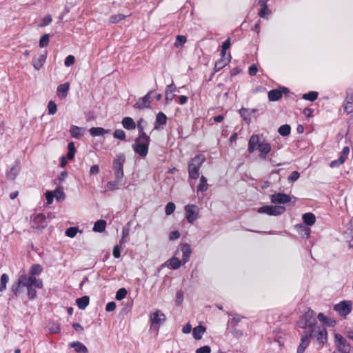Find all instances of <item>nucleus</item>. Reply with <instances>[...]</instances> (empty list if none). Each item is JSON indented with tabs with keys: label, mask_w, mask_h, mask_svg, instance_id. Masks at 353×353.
<instances>
[{
	"label": "nucleus",
	"mask_w": 353,
	"mask_h": 353,
	"mask_svg": "<svg viewBox=\"0 0 353 353\" xmlns=\"http://www.w3.org/2000/svg\"><path fill=\"white\" fill-rule=\"evenodd\" d=\"M309 339L315 340L320 345L327 341V332L323 326L314 325L310 329Z\"/></svg>",
	"instance_id": "nucleus-1"
},
{
	"label": "nucleus",
	"mask_w": 353,
	"mask_h": 353,
	"mask_svg": "<svg viewBox=\"0 0 353 353\" xmlns=\"http://www.w3.org/2000/svg\"><path fill=\"white\" fill-rule=\"evenodd\" d=\"M150 139L148 136H139L134 141L132 148L134 152L141 157H145L148 153V146Z\"/></svg>",
	"instance_id": "nucleus-2"
},
{
	"label": "nucleus",
	"mask_w": 353,
	"mask_h": 353,
	"mask_svg": "<svg viewBox=\"0 0 353 353\" xmlns=\"http://www.w3.org/2000/svg\"><path fill=\"white\" fill-rule=\"evenodd\" d=\"M205 161L203 154H198L193 158L188 164V172L191 178L196 179L199 176V170Z\"/></svg>",
	"instance_id": "nucleus-3"
},
{
	"label": "nucleus",
	"mask_w": 353,
	"mask_h": 353,
	"mask_svg": "<svg viewBox=\"0 0 353 353\" xmlns=\"http://www.w3.org/2000/svg\"><path fill=\"white\" fill-rule=\"evenodd\" d=\"M334 343L336 349L333 353H350L351 345L341 334L336 333L334 336Z\"/></svg>",
	"instance_id": "nucleus-4"
},
{
	"label": "nucleus",
	"mask_w": 353,
	"mask_h": 353,
	"mask_svg": "<svg viewBox=\"0 0 353 353\" xmlns=\"http://www.w3.org/2000/svg\"><path fill=\"white\" fill-rule=\"evenodd\" d=\"M125 158L123 155H118L113 161V169L114 170L115 179L117 182H120L123 176V163Z\"/></svg>",
	"instance_id": "nucleus-5"
},
{
	"label": "nucleus",
	"mask_w": 353,
	"mask_h": 353,
	"mask_svg": "<svg viewBox=\"0 0 353 353\" xmlns=\"http://www.w3.org/2000/svg\"><path fill=\"white\" fill-rule=\"evenodd\" d=\"M185 219L190 223H193L199 217V209L196 205L188 204L185 206Z\"/></svg>",
	"instance_id": "nucleus-6"
},
{
	"label": "nucleus",
	"mask_w": 353,
	"mask_h": 353,
	"mask_svg": "<svg viewBox=\"0 0 353 353\" xmlns=\"http://www.w3.org/2000/svg\"><path fill=\"white\" fill-rule=\"evenodd\" d=\"M285 211V208L281 205H265L258 210L259 213H265L270 216H278Z\"/></svg>",
	"instance_id": "nucleus-7"
},
{
	"label": "nucleus",
	"mask_w": 353,
	"mask_h": 353,
	"mask_svg": "<svg viewBox=\"0 0 353 353\" xmlns=\"http://www.w3.org/2000/svg\"><path fill=\"white\" fill-rule=\"evenodd\" d=\"M314 323L315 319L314 317V312L312 310H308V311L305 313L304 316L299 321L298 325L301 328L309 327L310 329H311L312 327L316 325Z\"/></svg>",
	"instance_id": "nucleus-8"
},
{
	"label": "nucleus",
	"mask_w": 353,
	"mask_h": 353,
	"mask_svg": "<svg viewBox=\"0 0 353 353\" xmlns=\"http://www.w3.org/2000/svg\"><path fill=\"white\" fill-rule=\"evenodd\" d=\"M349 154H350L349 147L348 146L344 147L340 153V157H339V159L332 161L330 163V166L331 168H337V167L340 166L347 159Z\"/></svg>",
	"instance_id": "nucleus-9"
},
{
	"label": "nucleus",
	"mask_w": 353,
	"mask_h": 353,
	"mask_svg": "<svg viewBox=\"0 0 353 353\" xmlns=\"http://www.w3.org/2000/svg\"><path fill=\"white\" fill-rule=\"evenodd\" d=\"M334 310L341 316H346L352 310V305L349 301H341L339 304L334 305Z\"/></svg>",
	"instance_id": "nucleus-10"
},
{
	"label": "nucleus",
	"mask_w": 353,
	"mask_h": 353,
	"mask_svg": "<svg viewBox=\"0 0 353 353\" xmlns=\"http://www.w3.org/2000/svg\"><path fill=\"white\" fill-rule=\"evenodd\" d=\"M271 202L277 204H285L290 202L291 197L283 193H277L271 195Z\"/></svg>",
	"instance_id": "nucleus-11"
},
{
	"label": "nucleus",
	"mask_w": 353,
	"mask_h": 353,
	"mask_svg": "<svg viewBox=\"0 0 353 353\" xmlns=\"http://www.w3.org/2000/svg\"><path fill=\"white\" fill-rule=\"evenodd\" d=\"M152 92H148L143 97L140 98L134 105L135 108L144 109L150 107L151 103V94Z\"/></svg>",
	"instance_id": "nucleus-12"
},
{
	"label": "nucleus",
	"mask_w": 353,
	"mask_h": 353,
	"mask_svg": "<svg viewBox=\"0 0 353 353\" xmlns=\"http://www.w3.org/2000/svg\"><path fill=\"white\" fill-rule=\"evenodd\" d=\"M263 141H260L259 135H252L248 142V151L250 153H252L256 150H258L259 145H261Z\"/></svg>",
	"instance_id": "nucleus-13"
},
{
	"label": "nucleus",
	"mask_w": 353,
	"mask_h": 353,
	"mask_svg": "<svg viewBox=\"0 0 353 353\" xmlns=\"http://www.w3.org/2000/svg\"><path fill=\"white\" fill-rule=\"evenodd\" d=\"M343 110L347 114H350L353 112V91H349L347 93L345 103L343 104Z\"/></svg>",
	"instance_id": "nucleus-14"
},
{
	"label": "nucleus",
	"mask_w": 353,
	"mask_h": 353,
	"mask_svg": "<svg viewBox=\"0 0 353 353\" xmlns=\"http://www.w3.org/2000/svg\"><path fill=\"white\" fill-rule=\"evenodd\" d=\"M150 320L152 326H154V325H160L165 321V316L162 312L157 310L151 314Z\"/></svg>",
	"instance_id": "nucleus-15"
},
{
	"label": "nucleus",
	"mask_w": 353,
	"mask_h": 353,
	"mask_svg": "<svg viewBox=\"0 0 353 353\" xmlns=\"http://www.w3.org/2000/svg\"><path fill=\"white\" fill-rule=\"evenodd\" d=\"M26 281H25V285L26 286H30V287H34L37 288H42L43 287V282L41 279H37L34 276H30L29 277L26 275Z\"/></svg>",
	"instance_id": "nucleus-16"
},
{
	"label": "nucleus",
	"mask_w": 353,
	"mask_h": 353,
	"mask_svg": "<svg viewBox=\"0 0 353 353\" xmlns=\"http://www.w3.org/2000/svg\"><path fill=\"white\" fill-rule=\"evenodd\" d=\"M70 89V83L66 82L59 85L57 87V95L59 98L63 99H65Z\"/></svg>",
	"instance_id": "nucleus-17"
},
{
	"label": "nucleus",
	"mask_w": 353,
	"mask_h": 353,
	"mask_svg": "<svg viewBox=\"0 0 353 353\" xmlns=\"http://www.w3.org/2000/svg\"><path fill=\"white\" fill-rule=\"evenodd\" d=\"M26 274H23L20 276L17 282H16L12 286V292L15 294L18 295L21 292V287H25V281H26Z\"/></svg>",
	"instance_id": "nucleus-18"
},
{
	"label": "nucleus",
	"mask_w": 353,
	"mask_h": 353,
	"mask_svg": "<svg viewBox=\"0 0 353 353\" xmlns=\"http://www.w3.org/2000/svg\"><path fill=\"white\" fill-rule=\"evenodd\" d=\"M345 238L349 243L350 247L353 246V218L350 221L348 227L345 232Z\"/></svg>",
	"instance_id": "nucleus-19"
},
{
	"label": "nucleus",
	"mask_w": 353,
	"mask_h": 353,
	"mask_svg": "<svg viewBox=\"0 0 353 353\" xmlns=\"http://www.w3.org/2000/svg\"><path fill=\"white\" fill-rule=\"evenodd\" d=\"M181 251L183 253V259L182 262L183 264H185L187 263L189 260V258L190 256V254L192 253V250L189 244L188 243H183L181 245Z\"/></svg>",
	"instance_id": "nucleus-20"
},
{
	"label": "nucleus",
	"mask_w": 353,
	"mask_h": 353,
	"mask_svg": "<svg viewBox=\"0 0 353 353\" xmlns=\"http://www.w3.org/2000/svg\"><path fill=\"white\" fill-rule=\"evenodd\" d=\"M85 132V128L78 127L77 125H71L70 128V135L74 139H80Z\"/></svg>",
	"instance_id": "nucleus-21"
},
{
	"label": "nucleus",
	"mask_w": 353,
	"mask_h": 353,
	"mask_svg": "<svg viewBox=\"0 0 353 353\" xmlns=\"http://www.w3.org/2000/svg\"><path fill=\"white\" fill-rule=\"evenodd\" d=\"M310 344V339L307 333L302 335L301 338V343L297 347L296 353H303L305 350Z\"/></svg>",
	"instance_id": "nucleus-22"
},
{
	"label": "nucleus",
	"mask_w": 353,
	"mask_h": 353,
	"mask_svg": "<svg viewBox=\"0 0 353 353\" xmlns=\"http://www.w3.org/2000/svg\"><path fill=\"white\" fill-rule=\"evenodd\" d=\"M46 57H47V53L46 52L41 54H39L33 60L32 64H33L34 68L36 70H37L41 69L42 68L43 63L46 61Z\"/></svg>",
	"instance_id": "nucleus-23"
},
{
	"label": "nucleus",
	"mask_w": 353,
	"mask_h": 353,
	"mask_svg": "<svg viewBox=\"0 0 353 353\" xmlns=\"http://www.w3.org/2000/svg\"><path fill=\"white\" fill-rule=\"evenodd\" d=\"M176 86L172 83L165 88V99L167 101H170L173 99L174 97V92L176 91Z\"/></svg>",
	"instance_id": "nucleus-24"
},
{
	"label": "nucleus",
	"mask_w": 353,
	"mask_h": 353,
	"mask_svg": "<svg viewBox=\"0 0 353 353\" xmlns=\"http://www.w3.org/2000/svg\"><path fill=\"white\" fill-rule=\"evenodd\" d=\"M90 133L92 137L103 136L105 134L110 132V130H106L100 127H92L90 129Z\"/></svg>",
	"instance_id": "nucleus-25"
},
{
	"label": "nucleus",
	"mask_w": 353,
	"mask_h": 353,
	"mask_svg": "<svg viewBox=\"0 0 353 353\" xmlns=\"http://www.w3.org/2000/svg\"><path fill=\"white\" fill-rule=\"evenodd\" d=\"M230 54H228V57H224V59L221 58L219 61L215 63L214 69L217 72L227 65L230 61Z\"/></svg>",
	"instance_id": "nucleus-26"
},
{
	"label": "nucleus",
	"mask_w": 353,
	"mask_h": 353,
	"mask_svg": "<svg viewBox=\"0 0 353 353\" xmlns=\"http://www.w3.org/2000/svg\"><path fill=\"white\" fill-rule=\"evenodd\" d=\"M122 125L126 130H134L136 128V123L129 117H125L122 119Z\"/></svg>",
	"instance_id": "nucleus-27"
},
{
	"label": "nucleus",
	"mask_w": 353,
	"mask_h": 353,
	"mask_svg": "<svg viewBox=\"0 0 353 353\" xmlns=\"http://www.w3.org/2000/svg\"><path fill=\"white\" fill-rule=\"evenodd\" d=\"M258 150L261 153L260 156L263 158H265L266 155L271 151V145L269 143L263 141L261 145H259Z\"/></svg>",
	"instance_id": "nucleus-28"
},
{
	"label": "nucleus",
	"mask_w": 353,
	"mask_h": 353,
	"mask_svg": "<svg viewBox=\"0 0 353 353\" xmlns=\"http://www.w3.org/2000/svg\"><path fill=\"white\" fill-rule=\"evenodd\" d=\"M167 121V117L163 112H159L157 115L154 128L158 129L161 125H164Z\"/></svg>",
	"instance_id": "nucleus-29"
},
{
	"label": "nucleus",
	"mask_w": 353,
	"mask_h": 353,
	"mask_svg": "<svg viewBox=\"0 0 353 353\" xmlns=\"http://www.w3.org/2000/svg\"><path fill=\"white\" fill-rule=\"evenodd\" d=\"M70 346L74 348L75 351L78 353H87V347L81 343L77 341L70 344Z\"/></svg>",
	"instance_id": "nucleus-30"
},
{
	"label": "nucleus",
	"mask_w": 353,
	"mask_h": 353,
	"mask_svg": "<svg viewBox=\"0 0 353 353\" xmlns=\"http://www.w3.org/2000/svg\"><path fill=\"white\" fill-rule=\"evenodd\" d=\"M304 223L308 225H313L316 221V217L312 213L308 212L303 215Z\"/></svg>",
	"instance_id": "nucleus-31"
},
{
	"label": "nucleus",
	"mask_w": 353,
	"mask_h": 353,
	"mask_svg": "<svg viewBox=\"0 0 353 353\" xmlns=\"http://www.w3.org/2000/svg\"><path fill=\"white\" fill-rule=\"evenodd\" d=\"M282 97V91L279 90H272L268 92V99L271 101H276Z\"/></svg>",
	"instance_id": "nucleus-32"
},
{
	"label": "nucleus",
	"mask_w": 353,
	"mask_h": 353,
	"mask_svg": "<svg viewBox=\"0 0 353 353\" xmlns=\"http://www.w3.org/2000/svg\"><path fill=\"white\" fill-rule=\"evenodd\" d=\"M106 227V221L104 220H99L95 222L92 230L97 232H102Z\"/></svg>",
	"instance_id": "nucleus-33"
},
{
	"label": "nucleus",
	"mask_w": 353,
	"mask_h": 353,
	"mask_svg": "<svg viewBox=\"0 0 353 353\" xmlns=\"http://www.w3.org/2000/svg\"><path fill=\"white\" fill-rule=\"evenodd\" d=\"M205 328L203 326L198 325L193 329V335L195 339L199 340L202 338Z\"/></svg>",
	"instance_id": "nucleus-34"
},
{
	"label": "nucleus",
	"mask_w": 353,
	"mask_h": 353,
	"mask_svg": "<svg viewBox=\"0 0 353 353\" xmlns=\"http://www.w3.org/2000/svg\"><path fill=\"white\" fill-rule=\"evenodd\" d=\"M76 302L79 309L84 310L89 304V297L84 296L77 299Z\"/></svg>",
	"instance_id": "nucleus-35"
},
{
	"label": "nucleus",
	"mask_w": 353,
	"mask_h": 353,
	"mask_svg": "<svg viewBox=\"0 0 353 353\" xmlns=\"http://www.w3.org/2000/svg\"><path fill=\"white\" fill-rule=\"evenodd\" d=\"M34 221L38 227L44 228L46 225V217L43 214H38L34 218Z\"/></svg>",
	"instance_id": "nucleus-36"
},
{
	"label": "nucleus",
	"mask_w": 353,
	"mask_h": 353,
	"mask_svg": "<svg viewBox=\"0 0 353 353\" xmlns=\"http://www.w3.org/2000/svg\"><path fill=\"white\" fill-rule=\"evenodd\" d=\"M137 129L139 130V136H143V137H146L148 136L145 132H144V128L146 125V122L143 119H140L137 121Z\"/></svg>",
	"instance_id": "nucleus-37"
},
{
	"label": "nucleus",
	"mask_w": 353,
	"mask_h": 353,
	"mask_svg": "<svg viewBox=\"0 0 353 353\" xmlns=\"http://www.w3.org/2000/svg\"><path fill=\"white\" fill-rule=\"evenodd\" d=\"M254 112H255L254 110H250L246 108H241L239 110V114L245 120L248 121V122L249 123L250 121V113H254Z\"/></svg>",
	"instance_id": "nucleus-38"
},
{
	"label": "nucleus",
	"mask_w": 353,
	"mask_h": 353,
	"mask_svg": "<svg viewBox=\"0 0 353 353\" xmlns=\"http://www.w3.org/2000/svg\"><path fill=\"white\" fill-rule=\"evenodd\" d=\"M9 281V276L6 274H3L1 276L0 281V292H3L6 289L7 283Z\"/></svg>",
	"instance_id": "nucleus-39"
},
{
	"label": "nucleus",
	"mask_w": 353,
	"mask_h": 353,
	"mask_svg": "<svg viewBox=\"0 0 353 353\" xmlns=\"http://www.w3.org/2000/svg\"><path fill=\"white\" fill-rule=\"evenodd\" d=\"M68 152L67 154V157L69 160H72L73 159L76 152L74 143L73 142H70L68 145Z\"/></svg>",
	"instance_id": "nucleus-40"
},
{
	"label": "nucleus",
	"mask_w": 353,
	"mask_h": 353,
	"mask_svg": "<svg viewBox=\"0 0 353 353\" xmlns=\"http://www.w3.org/2000/svg\"><path fill=\"white\" fill-rule=\"evenodd\" d=\"M168 262L170 263V266L174 270L178 269L181 266V263H183L182 261H180L178 258L175 256H173Z\"/></svg>",
	"instance_id": "nucleus-41"
},
{
	"label": "nucleus",
	"mask_w": 353,
	"mask_h": 353,
	"mask_svg": "<svg viewBox=\"0 0 353 353\" xmlns=\"http://www.w3.org/2000/svg\"><path fill=\"white\" fill-rule=\"evenodd\" d=\"M291 131V128L289 125H281L279 130L278 132L281 136H288L290 134Z\"/></svg>",
	"instance_id": "nucleus-42"
},
{
	"label": "nucleus",
	"mask_w": 353,
	"mask_h": 353,
	"mask_svg": "<svg viewBox=\"0 0 353 353\" xmlns=\"http://www.w3.org/2000/svg\"><path fill=\"white\" fill-rule=\"evenodd\" d=\"M208 189L207 179L202 176L200 179V183L198 185L197 190L201 192L206 191Z\"/></svg>",
	"instance_id": "nucleus-43"
},
{
	"label": "nucleus",
	"mask_w": 353,
	"mask_h": 353,
	"mask_svg": "<svg viewBox=\"0 0 353 353\" xmlns=\"http://www.w3.org/2000/svg\"><path fill=\"white\" fill-rule=\"evenodd\" d=\"M318 93L314 91L310 92L303 95V99L310 101H314L317 99Z\"/></svg>",
	"instance_id": "nucleus-44"
},
{
	"label": "nucleus",
	"mask_w": 353,
	"mask_h": 353,
	"mask_svg": "<svg viewBox=\"0 0 353 353\" xmlns=\"http://www.w3.org/2000/svg\"><path fill=\"white\" fill-rule=\"evenodd\" d=\"M187 41L186 37L183 35H178L176 38V41L174 43V46L176 48H179L183 46Z\"/></svg>",
	"instance_id": "nucleus-45"
},
{
	"label": "nucleus",
	"mask_w": 353,
	"mask_h": 353,
	"mask_svg": "<svg viewBox=\"0 0 353 353\" xmlns=\"http://www.w3.org/2000/svg\"><path fill=\"white\" fill-rule=\"evenodd\" d=\"M42 267L39 264L33 265L30 269L31 276L38 275L42 272Z\"/></svg>",
	"instance_id": "nucleus-46"
},
{
	"label": "nucleus",
	"mask_w": 353,
	"mask_h": 353,
	"mask_svg": "<svg viewBox=\"0 0 353 353\" xmlns=\"http://www.w3.org/2000/svg\"><path fill=\"white\" fill-rule=\"evenodd\" d=\"M49 39L50 35L48 34H45L44 35H43L39 41V46L41 48L47 46L49 43Z\"/></svg>",
	"instance_id": "nucleus-47"
},
{
	"label": "nucleus",
	"mask_w": 353,
	"mask_h": 353,
	"mask_svg": "<svg viewBox=\"0 0 353 353\" xmlns=\"http://www.w3.org/2000/svg\"><path fill=\"white\" fill-rule=\"evenodd\" d=\"M113 136L115 139L123 141L125 139V133L122 130H116L113 133Z\"/></svg>",
	"instance_id": "nucleus-48"
},
{
	"label": "nucleus",
	"mask_w": 353,
	"mask_h": 353,
	"mask_svg": "<svg viewBox=\"0 0 353 353\" xmlns=\"http://www.w3.org/2000/svg\"><path fill=\"white\" fill-rule=\"evenodd\" d=\"M79 231L78 228L77 227H71L66 230L65 231V235L73 238L77 234V232Z\"/></svg>",
	"instance_id": "nucleus-49"
},
{
	"label": "nucleus",
	"mask_w": 353,
	"mask_h": 353,
	"mask_svg": "<svg viewBox=\"0 0 353 353\" xmlns=\"http://www.w3.org/2000/svg\"><path fill=\"white\" fill-rule=\"evenodd\" d=\"M48 113H49V114H51V115L54 114L57 110V105L52 101H49L48 105Z\"/></svg>",
	"instance_id": "nucleus-50"
},
{
	"label": "nucleus",
	"mask_w": 353,
	"mask_h": 353,
	"mask_svg": "<svg viewBox=\"0 0 353 353\" xmlns=\"http://www.w3.org/2000/svg\"><path fill=\"white\" fill-rule=\"evenodd\" d=\"M175 208H176V206L174 203L169 202L165 206V214L167 215L172 214L174 212Z\"/></svg>",
	"instance_id": "nucleus-51"
},
{
	"label": "nucleus",
	"mask_w": 353,
	"mask_h": 353,
	"mask_svg": "<svg viewBox=\"0 0 353 353\" xmlns=\"http://www.w3.org/2000/svg\"><path fill=\"white\" fill-rule=\"evenodd\" d=\"M18 169L15 167H12L7 174V177L9 179L14 180L18 174Z\"/></svg>",
	"instance_id": "nucleus-52"
},
{
	"label": "nucleus",
	"mask_w": 353,
	"mask_h": 353,
	"mask_svg": "<svg viewBox=\"0 0 353 353\" xmlns=\"http://www.w3.org/2000/svg\"><path fill=\"white\" fill-rule=\"evenodd\" d=\"M127 295V290L125 288H121L119 289L116 294V299L117 300H122Z\"/></svg>",
	"instance_id": "nucleus-53"
},
{
	"label": "nucleus",
	"mask_w": 353,
	"mask_h": 353,
	"mask_svg": "<svg viewBox=\"0 0 353 353\" xmlns=\"http://www.w3.org/2000/svg\"><path fill=\"white\" fill-rule=\"evenodd\" d=\"M270 14V10L268 7H261V9L259 12V15L262 18L267 17Z\"/></svg>",
	"instance_id": "nucleus-54"
},
{
	"label": "nucleus",
	"mask_w": 353,
	"mask_h": 353,
	"mask_svg": "<svg viewBox=\"0 0 353 353\" xmlns=\"http://www.w3.org/2000/svg\"><path fill=\"white\" fill-rule=\"evenodd\" d=\"M75 58L73 55H68L64 61V64L66 67H70L74 63Z\"/></svg>",
	"instance_id": "nucleus-55"
},
{
	"label": "nucleus",
	"mask_w": 353,
	"mask_h": 353,
	"mask_svg": "<svg viewBox=\"0 0 353 353\" xmlns=\"http://www.w3.org/2000/svg\"><path fill=\"white\" fill-rule=\"evenodd\" d=\"M119 182H117L116 180L114 181H110L107 183L106 186L108 190L113 191L118 189L117 184Z\"/></svg>",
	"instance_id": "nucleus-56"
},
{
	"label": "nucleus",
	"mask_w": 353,
	"mask_h": 353,
	"mask_svg": "<svg viewBox=\"0 0 353 353\" xmlns=\"http://www.w3.org/2000/svg\"><path fill=\"white\" fill-rule=\"evenodd\" d=\"M299 173L296 171H294L288 176V180L289 182H294L296 181L299 178Z\"/></svg>",
	"instance_id": "nucleus-57"
},
{
	"label": "nucleus",
	"mask_w": 353,
	"mask_h": 353,
	"mask_svg": "<svg viewBox=\"0 0 353 353\" xmlns=\"http://www.w3.org/2000/svg\"><path fill=\"white\" fill-rule=\"evenodd\" d=\"M52 17L50 15H46L41 21L40 23L41 27L46 26L52 22Z\"/></svg>",
	"instance_id": "nucleus-58"
},
{
	"label": "nucleus",
	"mask_w": 353,
	"mask_h": 353,
	"mask_svg": "<svg viewBox=\"0 0 353 353\" xmlns=\"http://www.w3.org/2000/svg\"><path fill=\"white\" fill-rule=\"evenodd\" d=\"M211 352V348L208 345H205L201 347L198 348L196 350V353H210Z\"/></svg>",
	"instance_id": "nucleus-59"
},
{
	"label": "nucleus",
	"mask_w": 353,
	"mask_h": 353,
	"mask_svg": "<svg viewBox=\"0 0 353 353\" xmlns=\"http://www.w3.org/2000/svg\"><path fill=\"white\" fill-rule=\"evenodd\" d=\"M28 289V295L30 299H33L36 296V290L34 289V287L26 286Z\"/></svg>",
	"instance_id": "nucleus-60"
},
{
	"label": "nucleus",
	"mask_w": 353,
	"mask_h": 353,
	"mask_svg": "<svg viewBox=\"0 0 353 353\" xmlns=\"http://www.w3.org/2000/svg\"><path fill=\"white\" fill-rule=\"evenodd\" d=\"M124 18V16L122 14L113 15L110 18V21L112 23L120 21Z\"/></svg>",
	"instance_id": "nucleus-61"
},
{
	"label": "nucleus",
	"mask_w": 353,
	"mask_h": 353,
	"mask_svg": "<svg viewBox=\"0 0 353 353\" xmlns=\"http://www.w3.org/2000/svg\"><path fill=\"white\" fill-rule=\"evenodd\" d=\"M130 229L129 228L124 227L122 230V237L120 241V243H123L124 242L125 238L127 237L129 234Z\"/></svg>",
	"instance_id": "nucleus-62"
},
{
	"label": "nucleus",
	"mask_w": 353,
	"mask_h": 353,
	"mask_svg": "<svg viewBox=\"0 0 353 353\" xmlns=\"http://www.w3.org/2000/svg\"><path fill=\"white\" fill-rule=\"evenodd\" d=\"M299 228L301 229V232H303V236H304L307 239L309 238L310 234V229L303 225H300Z\"/></svg>",
	"instance_id": "nucleus-63"
},
{
	"label": "nucleus",
	"mask_w": 353,
	"mask_h": 353,
	"mask_svg": "<svg viewBox=\"0 0 353 353\" xmlns=\"http://www.w3.org/2000/svg\"><path fill=\"white\" fill-rule=\"evenodd\" d=\"M113 256L114 258L118 259L121 256V249L119 245H115L113 248Z\"/></svg>",
	"instance_id": "nucleus-64"
}]
</instances>
